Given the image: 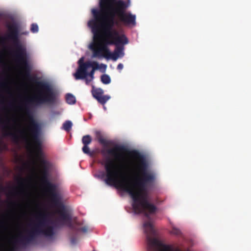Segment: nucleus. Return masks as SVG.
I'll use <instances>...</instances> for the list:
<instances>
[{"mask_svg": "<svg viewBox=\"0 0 251 251\" xmlns=\"http://www.w3.org/2000/svg\"><path fill=\"white\" fill-rule=\"evenodd\" d=\"M100 152L103 157L105 183L128 193L135 202L140 200L147 186L155 178L154 173L148 170L144 156L118 144L103 148Z\"/></svg>", "mask_w": 251, "mask_h": 251, "instance_id": "obj_1", "label": "nucleus"}, {"mask_svg": "<svg viewBox=\"0 0 251 251\" xmlns=\"http://www.w3.org/2000/svg\"><path fill=\"white\" fill-rule=\"evenodd\" d=\"M37 87L35 94L26 100L23 107L29 120V129L34 151L38 156L42 155V142L39 137L40 127L34 119L28 104L40 106L44 104L53 105L56 101L57 95L52 86L49 83L36 81Z\"/></svg>", "mask_w": 251, "mask_h": 251, "instance_id": "obj_2", "label": "nucleus"}, {"mask_svg": "<svg viewBox=\"0 0 251 251\" xmlns=\"http://www.w3.org/2000/svg\"><path fill=\"white\" fill-rule=\"evenodd\" d=\"M99 19L96 15L95 19L93 18L88 23V25L91 28L93 34L94 40L99 42L97 45L93 44L90 46V49L93 51L92 57H103L109 59L110 51L108 45L120 43H127V39L124 36H118V31L113 29V22L112 20L99 23L98 22Z\"/></svg>", "mask_w": 251, "mask_h": 251, "instance_id": "obj_3", "label": "nucleus"}, {"mask_svg": "<svg viewBox=\"0 0 251 251\" xmlns=\"http://www.w3.org/2000/svg\"><path fill=\"white\" fill-rule=\"evenodd\" d=\"M125 208L129 213L145 216L143 227L146 235L147 251H173V245L166 243L154 227L153 223L157 210L155 205H128Z\"/></svg>", "mask_w": 251, "mask_h": 251, "instance_id": "obj_4", "label": "nucleus"}, {"mask_svg": "<svg viewBox=\"0 0 251 251\" xmlns=\"http://www.w3.org/2000/svg\"><path fill=\"white\" fill-rule=\"evenodd\" d=\"M129 5V1L126 2L123 0H100V10L93 9L92 13L95 19L96 15L99 17L98 21L99 23L112 20L113 26L118 25V22L115 19L116 15L124 25L135 26L136 24V15L130 12H126Z\"/></svg>", "mask_w": 251, "mask_h": 251, "instance_id": "obj_5", "label": "nucleus"}, {"mask_svg": "<svg viewBox=\"0 0 251 251\" xmlns=\"http://www.w3.org/2000/svg\"><path fill=\"white\" fill-rule=\"evenodd\" d=\"M50 220L48 214L41 212L35 216V221L30 225L31 228L26 230V235L20 233L18 236L14 238L12 241L13 246L8 251L5 250L3 244H0V251H17L18 245L25 246L34 241L37 236L43 235L47 237H51L54 234V228L49 225Z\"/></svg>", "mask_w": 251, "mask_h": 251, "instance_id": "obj_6", "label": "nucleus"}, {"mask_svg": "<svg viewBox=\"0 0 251 251\" xmlns=\"http://www.w3.org/2000/svg\"><path fill=\"white\" fill-rule=\"evenodd\" d=\"M7 33L6 35L7 39L12 42L15 48L14 55L17 61L22 66L25 75L34 81L35 78L30 76L31 67L28 63L26 56L25 48L23 46L19 39V28L18 25L13 23L7 25Z\"/></svg>", "mask_w": 251, "mask_h": 251, "instance_id": "obj_7", "label": "nucleus"}, {"mask_svg": "<svg viewBox=\"0 0 251 251\" xmlns=\"http://www.w3.org/2000/svg\"><path fill=\"white\" fill-rule=\"evenodd\" d=\"M41 167V182L43 190L50 201V204H63L61 202V197L57 191V186L50 182L48 178L49 166L47 161L43 158L39 159ZM0 204H46L42 202H10Z\"/></svg>", "mask_w": 251, "mask_h": 251, "instance_id": "obj_8", "label": "nucleus"}, {"mask_svg": "<svg viewBox=\"0 0 251 251\" xmlns=\"http://www.w3.org/2000/svg\"><path fill=\"white\" fill-rule=\"evenodd\" d=\"M99 69L98 62L87 61L78 67L74 76L76 80L85 79L86 84L88 85L94 78L95 70Z\"/></svg>", "mask_w": 251, "mask_h": 251, "instance_id": "obj_9", "label": "nucleus"}, {"mask_svg": "<svg viewBox=\"0 0 251 251\" xmlns=\"http://www.w3.org/2000/svg\"><path fill=\"white\" fill-rule=\"evenodd\" d=\"M7 206H42V205H6ZM56 206V212L59 216V219L66 224L70 228L73 229L72 224V216L65 208V205H49Z\"/></svg>", "mask_w": 251, "mask_h": 251, "instance_id": "obj_10", "label": "nucleus"}, {"mask_svg": "<svg viewBox=\"0 0 251 251\" xmlns=\"http://www.w3.org/2000/svg\"><path fill=\"white\" fill-rule=\"evenodd\" d=\"M118 36H124L127 39V43H120L117 44H114L116 46V48L115 50L114 51L113 53H111L110 52V54L109 55V59H112L113 61H116L117 60L118 57H123L124 55V53L123 52V50L124 49V45H126L128 43V38L126 37V35L123 33H120L118 31Z\"/></svg>", "mask_w": 251, "mask_h": 251, "instance_id": "obj_11", "label": "nucleus"}, {"mask_svg": "<svg viewBox=\"0 0 251 251\" xmlns=\"http://www.w3.org/2000/svg\"><path fill=\"white\" fill-rule=\"evenodd\" d=\"M92 94L98 101L100 104L104 105L110 99L108 95H103V90L101 88H94L93 87Z\"/></svg>", "mask_w": 251, "mask_h": 251, "instance_id": "obj_12", "label": "nucleus"}, {"mask_svg": "<svg viewBox=\"0 0 251 251\" xmlns=\"http://www.w3.org/2000/svg\"><path fill=\"white\" fill-rule=\"evenodd\" d=\"M3 193L8 198H12L17 194V189L10 186H4L0 183V194Z\"/></svg>", "mask_w": 251, "mask_h": 251, "instance_id": "obj_13", "label": "nucleus"}, {"mask_svg": "<svg viewBox=\"0 0 251 251\" xmlns=\"http://www.w3.org/2000/svg\"><path fill=\"white\" fill-rule=\"evenodd\" d=\"M8 120L3 121L2 119L0 118V124L2 126L3 129L5 130V135L11 136L13 140L17 141L19 140L18 135L14 132H12L9 130V127L6 125Z\"/></svg>", "mask_w": 251, "mask_h": 251, "instance_id": "obj_14", "label": "nucleus"}, {"mask_svg": "<svg viewBox=\"0 0 251 251\" xmlns=\"http://www.w3.org/2000/svg\"><path fill=\"white\" fill-rule=\"evenodd\" d=\"M96 137L99 142L104 147H107L112 145V142L104 139L100 131H98L96 132Z\"/></svg>", "mask_w": 251, "mask_h": 251, "instance_id": "obj_15", "label": "nucleus"}, {"mask_svg": "<svg viewBox=\"0 0 251 251\" xmlns=\"http://www.w3.org/2000/svg\"><path fill=\"white\" fill-rule=\"evenodd\" d=\"M66 100L69 104H74L76 101L75 97L71 94H67L66 95Z\"/></svg>", "mask_w": 251, "mask_h": 251, "instance_id": "obj_16", "label": "nucleus"}, {"mask_svg": "<svg viewBox=\"0 0 251 251\" xmlns=\"http://www.w3.org/2000/svg\"><path fill=\"white\" fill-rule=\"evenodd\" d=\"M92 139L90 135H86L83 136L82 142L83 145H88L92 142Z\"/></svg>", "mask_w": 251, "mask_h": 251, "instance_id": "obj_17", "label": "nucleus"}, {"mask_svg": "<svg viewBox=\"0 0 251 251\" xmlns=\"http://www.w3.org/2000/svg\"><path fill=\"white\" fill-rule=\"evenodd\" d=\"M101 81L104 84H108L110 83L111 79L110 76L106 74H104L101 75Z\"/></svg>", "mask_w": 251, "mask_h": 251, "instance_id": "obj_18", "label": "nucleus"}, {"mask_svg": "<svg viewBox=\"0 0 251 251\" xmlns=\"http://www.w3.org/2000/svg\"><path fill=\"white\" fill-rule=\"evenodd\" d=\"M72 126V123L70 121H66L63 125L64 129L67 131H69Z\"/></svg>", "mask_w": 251, "mask_h": 251, "instance_id": "obj_19", "label": "nucleus"}, {"mask_svg": "<svg viewBox=\"0 0 251 251\" xmlns=\"http://www.w3.org/2000/svg\"><path fill=\"white\" fill-rule=\"evenodd\" d=\"M82 150L84 153L89 155H92V153L90 152L88 145H83V147L82 148Z\"/></svg>", "mask_w": 251, "mask_h": 251, "instance_id": "obj_20", "label": "nucleus"}, {"mask_svg": "<svg viewBox=\"0 0 251 251\" xmlns=\"http://www.w3.org/2000/svg\"><path fill=\"white\" fill-rule=\"evenodd\" d=\"M30 30L32 33H36L38 31V26L36 24H32L31 25Z\"/></svg>", "mask_w": 251, "mask_h": 251, "instance_id": "obj_21", "label": "nucleus"}, {"mask_svg": "<svg viewBox=\"0 0 251 251\" xmlns=\"http://www.w3.org/2000/svg\"><path fill=\"white\" fill-rule=\"evenodd\" d=\"M27 180L24 178L20 177L18 179V183L21 187H24L25 183L26 182Z\"/></svg>", "mask_w": 251, "mask_h": 251, "instance_id": "obj_22", "label": "nucleus"}, {"mask_svg": "<svg viewBox=\"0 0 251 251\" xmlns=\"http://www.w3.org/2000/svg\"><path fill=\"white\" fill-rule=\"evenodd\" d=\"M173 233H174V235L180 236H182V237L183 236V235H182V233L181 231L179 229H177V228H175L174 227Z\"/></svg>", "mask_w": 251, "mask_h": 251, "instance_id": "obj_23", "label": "nucleus"}, {"mask_svg": "<svg viewBox=\"0 0 251 251\" xmlns=\"http://www.w3.org/2000/svg\"><path fill=\"white\" fill-rule=\"evenodd\" d=\"M4 216L0 215V228H4V221L3 220Z\"/></svg>", "mask_w": 251, "mask_h": 251, "instance_id": "obj_24", "label": "nucleus"}, {"mask_svg": "<svg viewBox=\"0 0 251 251\" xmlns=\"http://www.w3.org/2000/svg\"><path fill=\"white\" fill-rule=\"evenodd\" d=\"M7 86V84L5 81H2L0 83V88H3Z\"/></svg>", "mask_w": 251, "mask_h": 251, "instance_id": "obj_25", "label": "nucleus"}, {"mask_svg": "<svg viewBox=\"0 0 251 251\" xmlns=\"http://www.w3.org/2000/svg\"><path fill=\"white\" fill-rule=\"evenodd\" d=\"M123 65L122 63H119L117 66V69L119 71H121L123 69Z\"/></svg>", "mask_w": 251, "mask_h": 251, "instance_id": "obj_26", "label": "nucleus"}, {"mask_svg": "<svg viewBox=\"0 0 251 251\" xmlns=\"http://www.w3.org/2000/svg\"><path fill=\"white\" fill-rule=\"evenodd\" d=\"M85 62H83V57H81V58H80V59L79 60L78 62V67L80 66V65H82V64H83Z\"/></svg>", "mask_w": 251, "mask_h": 251, "instance_id": "obj_27", "label": "nucleus"}, {"mask_svg": "<svg viewBox=\"0 0 251 251\" xmlns=\"http://www.w3.org/2000/svg\"><path fill=\"white\" fill-rule=\"evenodd\" d=\"M71 243L73 244H75L76 242V238L75 237H72L71 238Z\"/></svg>", "mask_w": 251, "mask_h": 251, "instance_id": "obj_28", "label": "nucleus"}, {"mask_svg": "<svg viewBox=\"0 0 251 251\" xmlns=\"http://www.w3.org/2000/svg\"><path fill=\"white\" fill-rule=\"evenodd\" d=\"M80 230L83 232H87L88 228L86 226H83L80 228Z\"/></svg>", "mask_w": 251, "mask_h": 251, "instance_id": "obj_29", "label": "nucleus"}, {"mask_svg": "<svg viewBox=\"0 0 251 251\" xmlns=\"http://www.w3.org/2000/svg\"><path fill=\"white\" fill-rule=\"evenodd\" d=\"M20 133L23 134H25V132L24 130H21L20 131Z\"/></svg>", "mask_w": 251, "mask_h": 251, "instance_id": "obj_30", "label": "nucleus"}, {"mask_svg": "<svg viewBox=\"0 0 251 251\" xmlns=\"http://www.w3.org/2000/svg\"><path fill=\"white\" fill-rule=\"evenodd\" d=\"M140 204H150L149 203L146 202H144V203H140Z\"/></svg>", "mask_w": 251, "mask_h": 251, "instance_id": "obj_31", "label": "nucleus"}, {"mask_svg": "<svg viewBox=\"0 0 251 251\" xmlns=\"http://www.w3.org/2000/svg\"><path fill=\"white\" fill-rule=\"evenodd\" d=\"M2 62V59H1V56L0 55V63Z\"/></svg>", "mask_w": 251, "mask_h": 251, "instance_id": "obj_32", "label": "nucleus"}, {"mask_svg": "<svg viewBox=\"0 0 251 251\" xmlns=\"http://www.w3.org/2000/svg\"><path fill=\"white\" fill-rule=\"evenodd\" d=\"M4 148H7L6 146H5V145L4 146Z\"/></svg>", "mask_w": 251, "mask_h": 251, "instance_id": "obj_33", "label": "nucleus"}, {"mask_svg": "<svg viewBox=\"0 0 251 251\" xmlns=\"http://www.w3.org/2000/svg\"><path fill=\"white\" fill-rule=\"evenodd\" d=\"M174 251H176L175 250V247L174 246Z\"/></svg>", "mask_w": 251, "mask_h": 251, "instance_id": "obj_34", "label": "nucleus"}]
</instances>
